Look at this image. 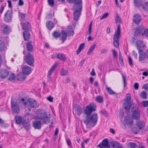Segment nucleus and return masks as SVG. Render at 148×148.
I'll return each instance as SVG.
<instances>
[{
    "instance_id": "nucleus-1",
    "label": "nucleus",
    "mask_w": 148,
    "mask_h": 148,
    "mask_svg": "<svg viewBox=\"0 0 148 148\" xmlns=\"http://www.w3.org/2000/svg\"><path fill=\"white\" fill-rule=\"evenodd\" d=\"M96 107L93 103H90L88 106H87L84 109V113L86 115L85 119L84 121L87 126L90 127H94L96 124L98 120V116L97 113H93L90 117H89L93 112L96 110Z\"/></svg>"
},
{
    "instance_id": "nucleus-2",
    "label": "nucleus",
    "mask_w": 148,
    "mask_h": 148,
    "mask_svg": "<svg viewBox=\"0 0 148 148\" xmlns=\"http://www.w3.org/2000/svg\"><path fill=\"white\" fill-rule=\"evenodd\" d=\"M82 1L77 0V2L73 5V8L74 11L73 13V18L75 20L77 21L81 15V12L82 9Z\"/></svg>"
},
{
    "instance_id": "nucleus-3",
    "label": "nucleus",
    "mask_w": 148,
    "mask_h": 148,
    "mask_svg": "<svg viewBox=\"0 0 148 148\" xmlns=\"http://www.w3.org/2000/svg\"><path fill=\"white\" fill-rule=\"evenodd\" d=\"M38 112L40 114L38 117V119L42 120L46 124H48L50 123L49 118L44 110H40L38 111Z\"/></svg>"
},
{
    "instance_id": "nucleus-4",
    "label": "nucleus",
    "mask_w": 148,
    "mask_h": 148,
    "mask_svg": "<svg viewBox=\"0 0 148 148\" xmlns=\"http://www.w3.org/2000/svg\"><path fill=\"white\" fill-rule=\"evenodd\" d=\"M24 59L26 63L30 66L32 65L34 62V57L30 53V52H28L27 55L24 56Z\"/></svg>"
},
{
    "instance_id": "nucleus-5",
    "label": "nucleus",
    "mask_w": 148,
    "mask_h": 148,
    "mask_svg": "<svg viewBox=\"0 0 148 148\" xmlns=\"http://www.w3.org/2000/svg\"><path fill=\"white\" fill-rule=\"evenodd\" d=\"M12 10H8L4 15V19L5 21L7 23L11 21L12 20Z\"/></svg>"
},
{
    "instance_id": "nucleus-6",
    "label": "nucleus",
    "mask_w": 148,
    "mask_h": 148,
    "mask_svg": "<svg viewBox=\"0 0 148 148\" xmlns=\"http://www.w3.org/2000/svg\"><path fill=\"white\" fill-rule=\"evenodd\" d=\"M11 107L14 113H18L20 111L18 103L15 101H11Z\"/></svg>"
},
{
    "instance_id": "nucleus-7",
    "label": "nucleus",
    "mask_w": 148,
    "mask_h": 148,
    "mask_svg": "<svg viewBox=\"0 0 148 148\" xmlns=\"http://www.w3.org/2000/svg\"><path fill=\"white\" fill-rule=\"evenodd\" d=\"M135 45L138 51L140 50L143 51L144 47H146V46L143 41L140 40L137 41Z\"/></svg>"
},
{
    "instance_id": "nucleus-8",
    "label": "nucleus",
    "mask_w": 148,
    "mask_h": 148,
    "mask_svg": "<svg viewBox=\"0 0 148 148\" xmlns=\"http://www.w3.org/2000/svg\"><path fill=\"white\" fill-rule=\"evenodd\" d=\"M57 65L58 64L57 63H55L53 65L51 68L48 71L47 75V80L48 81L50 82L51 81V75L56 67Z\"/></svg>"
},
{
    "instance_id": "nucleus-9",
    "label": "nucleus",
    "mask_w": 148,
    "mask_h": 148,
    "mask_svg": "<svg viewBox=\"0 0 148 148\" xmlns=\"http://www.w3.org/2000/svg\"><path fill=\"white\" fill-rule=\"evenodd\" d=\"M28 102L31 107L36 108L39 106V104L35 100L31 99H28Z\"/></svg>"
},
{
    "instance_id": "nucleus-10",
    "label": "nucleus",
    "mask_w": 148,
    "mask_h": 148,
    "mask_svg": "<svg viewBox=\"0 0 148 148\" xmlns=\"http://www.w3.org/2000/svg\"><path fill=\"white\" fill-rule=\"evenodd\" d=\"M98 146L100 148H105L110 147L108 139L106 138L104 139L102 141V144H100Z\"/></svg>"
},
{
    "instance_id": "nucleus-11",
    "label": "nucleus",
    "mask_w": 148,
    "mask_h": 148,
    "mask_svg": "<svg viewBox=\"0 0 148 148\" xmlns=\"http://www.w3.org/2000/svg\"><path fill=\"white\" fill-rule=\"evenodd\" d=\"M133 113L132 114V118L136 120L138 119L140 117V113L138 111V108H137L135 110H133Z\"/></svg>"
},
{
    "instance_id": "nucleus-12",
    "label": "nucleus",
    "mask_w": 148,
    "mask_h": 148,
    "mask_svg": "<svg viewBox=\"0 0 148 148\" xmlns=\"http://www.w3.org/2000/svg\"><path fill=\"white\" fill-rule=\"evenodd\" d=\"M73 108L75 114L78 116L80 115L82 113V110L80 107L78 105L75 104L73 106Z\"/></svg>"
},
{
    "instance_id": "nucleus-13",
    "label": "nucleus",
    "mask_w": 148,
    "mask_h": 148,
    "mask_svg": "<svg viewBox=\"0 0 148 148\" xmlns=\"http://www.w3.org/2000/svg\"><path fill=\"white\" fill-rule=\"evenodd\" d=\"M32 125L35 129L40 130L41 128L42 123L40 121L36 120L33 122Z\"/></svg>"
},
{
    "instance_id": "nucleus-14",
    "label": "nucleus",
    "mask_w": 148,
    "mask_h": 148,
    "mask_svg": "<svg viewBox=\"0 0 148 148\" xmlns=\"http://www.w3.org/2000/svg\"><path fill=\"white\" fill-rule=\"evenodd\" d=\"M22 71L24 75H29L32 71L31 68L27 65L25 66L23 68Z\"/></svg>"
},
{
    "instance_id": "nucleus-15",
    "label": "nucleus",
    "mask_w": 148,
    "mask_h": 148,
    "mask_svg": "<svg viewBox=\"0 0 148 148\" xmlns=\"http://www.w3.org/2000/svg\"><path fill=\"white\" fill-rule=\"evenodd\" d=\"M1 29L3 30L4 34H7L10 32V28L8 25L4 24L1 26Z\"/></svg>"
},
{
    "instance_id": "nucleus-16",
    "label": "nucleus",
    "mask_w": 148,
    "mask_h": 148,
    "mask_svg": "<svg viewBox=\"0 0 148 148\" xmlns=\"http://www.w3.org/2000/svg\"><path fill=\"white\" fill-rule=\"evenodd\" d=\"M9 74V72L7 70L1 69L0 71V77L1 78H6Z\"/></svg>"
},
{
    "instance_id": "nucleus-17",
    "label": "nucleus",
    "mask_w": 148,
    "mask_h": 148,
    "mask_svg": "<svg viewBox=\"0 0 148 148\" xmlns=\"http://www.w3.org/2000/svg\"><path fill=\"white\" fill-rule=\"evenodd\" d=\"M144 27L143 26H139L137 27L135 30V34L136 36H139L141 33L144 30Z\"/></svg>"
},
{
    "instance_id": "nucleus-18",
    "label": "nucleus",
    "mask_w": 148,
    "mask_h": 148,
    "mask_svg": "<svg viewBox=\"0 0 148 148\" xmlns=\"http://www.w3.org/2000/svg\"><path fill=\"white\" fill-rule=\"evenodd\" d=\"M133 21L136 24H138L141 21V18L140 15L138 14H135L134 16Z\"/></svg>"
},
{
    "instance_id": "nucleus-19",
    "label": "nucleus",
    "mask_w": 148,
    "mask_h": 148,
    "mask_svg": "<svg viewBox=\"0 0 148 148\" xmlns=\"http://www.w3.org/2000/svg\"><path fill=\"white\" fill-rule=\"evenodd\" d=\"M136 124L139 130L144 129L145 126V123L141 120H138L136 121Z\"/></svg>"
},
{
    "instance_id": "nucleus-20",
    "label": "nucleus",
    "mask_w": 148,
    "mask_h": 148,
    "mask_svg": "<svg viewBox=\"0 0 148 148\" xmlns=\"http://www.w3.org/2000/svg\"><path fill=\"white\" fill-rule=\"evenodd\" d=\"M66 33L69 36H73L74 33L72 26H69L67 27Z\"/></svg>"
},
{
    "instance_id": "nucleus-21",
    "label": "nucleus",
    "mask_w": 148,
    "mask_h": 148,
    "mask_svg": "<svg viewBox=\"0 0 148 148\" xmlns=\"http://www.w3.org/2000/svg\"><path fill=\"white\" fill-rule=\"evenodd\" d=\"M139 61L141 62L144 60L146 58V54L143 51L140 50L138 51Z\"/></svg>"
},
{
    "instance_id": "nucleus-22",
    "label": "nucleus",
    "mask_w": 148,
    "mask_h": 148,
    "mask_svg": "<svg viewBox=\"0 0 148 148\" xmlns=\"http://www.w3.org/2000/svg\"><path fill=\"white\" fill-rule=\"evenodd\" d=\"M131 106V104L130 101H125L123 105L124 107L128 112H129V111L130 109Z\"/></svg>"
},
{
    "instance_id": "nucleus-23",
    "label": "nucleus",
    "mask_w": 148,
    "mask_h": 148,
    "mask_svg": "<svg viewBox=\"0 0 148 148\" xmlns=\"http://www.w3.org/2000/svg\"><path fill=\"white\" fill-rule=\"evenodd\" d=\"M124 121L127 125H131L132 124L133 121L132 118L128 116H126L124 119Z\"/></svg>"
},
{
    "instance_id": "nucleus-24",
    "label": "nucleus",
    "mask_w": 148,
    "mask_h": 148,
    "mask_svg": "<svg viewBox=\"0 0 148 148\" xmlns=\"http://www.w3.org/2000/svg\"><path fill=\"white\" fill-rule=\"evenodd\" d=\"M22 125L26 130H28L30 128V124L29 122L26 120L23 121Z\"/></svg>"
},
{
    "instance_id": "nucleus-25",
    "label": "nucleus",
    "mask_w": 148,
    "mask_h": 148,
    "mask_svg": "<svg viewBox=\"0 0 148 148\" xmlns=\"http://www.w3.org/2000/svg\"><path fill=\"white\" fill-rule=\"evenodd\" d=\"M55 56H56V58H59L63 61H65L66 60L65 55L63 53H55Z\"/></svg>"
},
{
    "instance_id": "nucleus-26",
    "label": "nucleus",
    "mask_w": 148,
    "mask_h": 148,
    "mask_svg": "<svg viewBox=\"0 0 148 148\" xmlns=\"http://www.w3.org/2000/svg\"><path fill=\"white\" fill-rule=\"evenodd\" d=\"M120 36H114L113 44L114 47H118L119 46V39Z\"/></svg>"
},
{
    "instance_id": "nucleus-27",
    "label": "nucleus",
    "mask_w": 148,
    "mask_h": 148,
    "mask_svg": "<svg viewBox=\"0 0 148 148\" xmlns=\"http://www.w3.org/2000/svg\"><path fill=\"white\" fill-rule=\"evenodd\" d=\"M60 40L64 42L67 38V34L66 32L63 30H62L60 33Z\"/></svg>"
},
{
    "instance_id": "nucleus-28",
    "label": "nucleus",
    "mask_w": 148,
    "mask_h": 148,
    "mask_svg": "<svg viewBox=\"0 0 148 148\" xmlns=\"http://www.w3.org/2000/svg\"><path fill=\"white\" fill-rule=\"evenodd\" d=\"M23 28L24 30L29 31L31 28V25L29 22H25L23 24Z\"/></svg>"
},
{
    "instance_id": "nucleus-29",
    "label": "nucleus",
    "mask_w": 148,
    "mask_h": 148,
    "mask_svg": "<svg viewBox=\"0 0 148 148\" xmlns=\"http://www.w3.org/2000/svg\"><path fill=\"white\" fill-rule=\"evenodd\" d=\"M112 144L114 148H122V145L116 141H113L112 142Z\"/></svg>"
},
{
    "instance_id": "nucleus-30",
    "label": "nucleus",
    "mask_w": 148,
    "mask_h": 148,
    "mask_svg": "<svg viewBox=\"0 0 148 148\" xmlns=\"http://www.w3.org/2000/svg\"><path fill=\"white\" fill-rule=\"evenodd\" d=\"M23 35L25 41H28L30 38V35L29 33L26 31L23 32Z\"/></svg>"
},
{
    "instance_id": "nucleus-31",
    "label": "nucleus",
    "mask_w": 148,
    "mask_h": 148,
    "mask_svg": "<svg viewBox=\"0 0 148 148\" xmlns=\"http://www.w3.org/2000/svg\"><path fill=\"white\" fill-rule=\"evenodd\" d=\"M46 26L47 28L51 30L54 27L53 23L50 21H48L46 22Z\"/></svg>"
},
{
    "instance_id": "nucleus-32",
    "label": "nucleus",
    "mask_w": 148,
    "mask_h": 148,
    "mask_svg": "<svg viewBox=\"0 0 148 148\" xmlns=\"http://www.w3.org/2000/svg\"><path fill=\"white\" fill-rule=\"evenodd\" d=\"M127 148H135L137 147V144L133 142H128L126 143Z\"/></svg>"
},
{
    "instance_id": "nucleus-33",
    "label": "nucleus",
    "mask_w": 148,
    "mask_h": 148,
    "mask_svg": "<svg viewBox=\"0 0 148 148\" xmlns=\"http://www.w3.org/2000/svg\"><path fill=\"white\" fill-rule=\"evenodd\" d=\"M26 77L24 74L22 73H18L17 76V79L19 81H23L25 79Z\"/></svg>"
},
{
    "instance_id": "nucleus-34",
    "label": "nucleus",
    "mask_w": 148,
    "mask_h": 148,
    "mask_svg": "<svg viewBox=\"0 0 148 148\" xmlns=\"http://www.w3.org/2000/svg\"><path fill=\"white\" fill-rule=\"evenodd\" d=\"M26 45L27 50L29 51V52L32 51L33 47L31 42H28L27 43Z\"/></svg>"
},
{
    "instance_id": "nucleus-35",
    "label": "nucleus",
    "mask_w": 148,
    "mask_h": 148,
    "mask_svg": "<svg viewBox=\"0 0 148 148\" xmlns=\"http://www.w3.org/2000/svg\"><path fill=\"white\" fill-rule=\"evenodd\" d=\"M134 5L136 7L139 8L141 6L142 4L141 0H134Z\"/></svg>"
},
{
    "instance_id": "nucleus-36",
    "label": "nucleus",
    "mask_w": 148,
    "mask_h": 148,
    "mask_svg": "<svg viewBox=\"0 0 148 148\" xmlns=\"http://www.w3.org/2000/svg\"><path fill=\"white\" fill-rule=\"evenodd\" d=\"M14 120L16 123L18 124H20L22 123V121L21 117L18 115H17L15 116Z\"/></svg>"
},
{
    "instance_id": "nucleus-37",
    "label": "nucleus",
    "mask_w": 148,
    "mask_h": 148,
    "mask_svg": "<svg viewBox=\"0 0 148 148\" xmlns=\"http://www.w3.org/2000/svg\"><path fill=\"white\" fill-rule=\"evenodd\" d=\"M84 46V43H82L79 45L78 49L76 51L77 54H78L83 49Z\"/></svg>"
},
{
    "instance_id": "nucleus-38",
    "label": "nucleus",
    "mask_w": 148,
    "mask_h": 148,
    "mask_svg": "<svg viewBox=\"0 0 148 148\" xmlns=\"http://www.w3.org/2000/svg\"><path fill=\"white\" fill-rule=\"evenodd\" d=\"M0 125L2 127H7L8 126V125L5 123L3 120L0 118Z\"/></svg>"
},
{
    "instance_id": "nucleus-39",
    "label": "nucleus",
    "mask_w": 148,
    "mask_h": 148,
    "mask_svg": "<svg viewBox=\"0 0 148 148\" xmlns=\"http://www.w3.org/2000/svg\"><path fill=\"white\" fill-rule=\"evenodd\" d=\"M141 97L143 99H146L147 97V95L145 91H142L140 94Z\"/></svg>"
},
{
    "instance_id": "nucleus-40",
    "label": "nucleus",
    "mask_w": 148,
    "mask_h": 148,
    "mask_svg": "<svg viewBox=\"0 0 148 148\" xmlns=\"http://www.w3.org/2000/svg\"><path fill=\"white\" fill-rule=\"evenodd\" d=\"M52 35L53 37L55 38H58L60 36V33H59L56 31H54L52 34Z\"/></svg>"
},
{
    "instance_id": "nucleus-41",
    "label": "nucleus",
    "mask_w": 148,
    "mask_h": 148,
    "mask_svg": "<svg viewBox=\"0 0 148 148\" xmlns=\"http://www.w3.org/2000/svg\"><path fill=\"white\" fill-rule=\"evenodd\" d=\"M5 45L4 42L1 40H0V51H2L4 50Z\"/></svg>"
},
{
    "instance_id": "nucleus-42",
    "label": "nucleus",
    "mask_w": 148,
    "mask_h": 148,
    "mask_svg": "<svg viewBox=\"0 0 148 148\" xmlns=\"http://www.w3.org/2000/svg\"><path fill=\"white\" fill-rule=\"evenodd\" d=\"M106 89L110 95L116 94V93L112 90L110 87H107L106 88Z\"/></svg>"
},
{
    "instance_id": "nucleus-43",
    "label": "nucleus",
    "mask_w": 148,
    "mask_h": 148,
    "mask_svg": "<svg viewBox=\"0 0 148 148\" xmlns=\"http://www.w3.org/2000/svg\"><path fill=\"white\" fill-rule=\"evenodd\" d=\"M96 46V45L95 44H94L92 47H90L87 53V54L88 55H89L90 53H91L94 50Z\"/></svg>"
},
{
    "instance_id": "nucleus-44",
    "label": "nucleus",
    "mask_w": 148,
    "mask_h": 148,
    "mask_svg": "<svg viewBox=\"0 0 148 148\" xmlns=\"http://www.w3.org/2000/svg\"><path fill=\"white\" fill-rule=\"evenodd\" d=\"M120 25H118L117 27V31L116 32L114 35V36H120Z\"/></svg>"
},
{
    "instance_id": "nucleus-45",
    "label": "nucleus",
    "mask_w": 148,
    "mask_h": 148,
    "mask_svg": "<svg viewBox=\"0 0 148 148\" xmlns=\"http://www.w3.org/2000/svg\"><path fill=\"white\" fill-rule=\"evenodd\" d=\"M143 9L145 11H148V2H146L143 5Z\"/></svg>"
},
{
    "instance_id": "nucleus-46",
    "label": "nucleus",
    "mask_w": 148,
    "mask_h": 148,
    "mask_svg": "<svg viewBox=\"0 0 148 148\" xmlns=\"http://www.w3.org/2000/svg\"><path fill=\"white\" fill-rule=\"evenodd\" d=\"M96 100L97 102L101 103L103 101V98L102 96H99L97 97Z\"/></svg>"
},
{
    "instance_id": "nucleus-47",
    "label": "nucleus",
    "mask_w": 148,
    "mask_h": 148,
    "mask_svg": "<svg viewBox=\"0 0 148 148\" xmlns=\"http://www.w3.org/2000/svg\"><path fill=\"white\" fill-rule=\"evenodd\" d=\"M115 21L116 23L118 22H120L121 21V18L120 16H119L117 13L115 17Z\"/></svg>"
},
{
    "instance_id": "nucleus-48",
    "label": "nucleus",
    "mask_w": 148,
    "mask_h": 148,
    "mask_svg": "<svg viewBox=\"0 0 148 148\" xmlns=\"http://www.w3.org/2000/svg\"><path fill=\"white\" fill-rule=\"evenodd\" d=\"M131 130L135 134H137L139 132L138 128L136 127H134L132 128Z\"/></svg>"
},
{
    "instance_id": "nucleus-49",
    "label": "nucleus",
    "mask_w": 148,
    "mask_h": 148,
    "mask_svg": "<svg viewBox=\"0 0 148 148\" xmlns=\"http://www.w3.org/2000/svg\"><path fill=\"white\" fill-rule=\"evenodd\" d=\"M122 77L123 82V86L124 87H125L126 85V80L125 76L123 74H122Z\"/></svg>"
},
{
    "instance_id": "nucleus-50",
    "label": "nucleus",
    "mask_w": 148,
    "mask_h": 148,
    "mask_svg": "<svg viewBox=\"0 0 148 148\" xmlns=\"http://www.w3.org/2000/svg\"><path fill=\"white\" fill-rule=\"evenodd\" d=\"M128 60L129 62V64L131 66H133V63H132V58L130 56L128 57Z\"/></svg>"
},
{
    "instance_id": "nucleus-51",
    "label": "nucleus",
    "mask_w": 148,
    "mask_h": 148,
    "mask_svg": "<svg viewBox=\"0 0 148 148\" xmlns=\"http://www.w3.org/2000/svg\"><path fill=\"white\" fill-rule=\"evenodd\" d=\"M67 73L68 71L67 70H64V69H62L61 72V75H65Z\"/></svg>"
},
{
    "instance_id": "nucleus-52",
    "label": "nucleus",
    "mask_w": 148,
    "mask_h": 148,
    "mask_svg": "<svg viewBox=\"0 0 148 148\" xmlns=\"http://www.w3.org/2000/svg\"><path fill=\"white\" fill-rule=\"evenodd\" d=\"M144 34L148 37V29H146L144 30V32L142 33V35L143 36Z\"/></svg>"
},
{
    "instance_id": "nucleus-53",
    "label": "nucleus",
    "mask_w": 148,
    "mask_h": 148,
    "mask_svg": "<svg viewBox=\"0 0 148 148\" xmlns=\"http://www.w3.org/2000/svg\"><path fill=\"white\" fill-rule=\"evenodd\" d=\"M108 15V12L106 13L105 14H103L101 18H100V20H102L103 19L105 18H106Z\"/></svg>"
},
{
    "instance_id": "nucleus-54",
    "label": "nucleus",
    "mask_w": 148,
    "mask_h": 148,
    "mask_svg": "<svg viewBox=\"0 0 148 148\" xmlns=\"http://www.w3.org/2000/svg\"><path fill=\"white\" fill-rule=\"evenodd\" d=\"M15 78L14 75L13 73H12L8 78V79L10 80H14Z\"/></svg>"
},
{
    "instance_id": "nucleus-55",
    "label": "nucleus",
    "mask_w": 148,
    "mask_h": 148,
    "mask_svg": "<svg viewBox=\"0 0 148 148\" xmlns=\"http://www.w3.org/2000/svg\"><path fill=\"white\" fill-rule=\"evenodd\" d=\"M48 2L49 5L52 7H53L54 5L53 0H48Z\"/></svg>"
},
{
    "instance_id": "nucleus-56",
    "label": "nucleus",
    "mask_w": 148,
    "mask_h": 148,
    "mask_svg": "<svg viewBox=\"0 0 148 148\" xmlns=\"http://www.w3.org/2000/svg\"><path fill=\"white\" fill-rule=\"evenodd\" d=\"M143 106L145 107H148V101H144L142 102Z\"/></svg>"
},
{
    "instance_id": "nucleus-57",
    "label": "nucleus",
    "mask_w": 148,
    "mask_h": 148,
    "mask_svg": "<svg viewBox=\"0 0 148 148\" xmlns=\"http://www.w3.org/2000/svg\"><path fill=\"white\" fill-rule=\"evenodd\" d=\"M20 101L22 103H23L25 105H26L28 103V100L25 101V99L23 98Z\"/></svg>"
},
{
    "instance_id": "nucleus-58",
    "label": "nucleus",
    "mask_w": 148,
    "mask_h": 148,
    "mask_svg": "<svg viewBox=\"0 0 148 148\" xmlns=\"http://www.w3.org/2000/svg\"><path fill=\"white\" fill-rule=\"evenodd\" d=\"M127 100L126 101H129L131 99V97L129 93H127L126 94Z\"/></svg>"
},
{
    "instance_id": "nucleus-59",
    "label": "nucleus",
    "mask_w": 148,
    "mask_h": 148,
    "mask_svg": "<svg viewBox=\"0 0 148 148\" xmlns=\"http://www.w3.org/2000/svg\"><path fill=\"white\" fill-rule=\"evenodd\" d=\"M113 54V57L114 58L117 57V53L116 52L115 50L114 49L112 50Z\"/></svg>"
},
{
    "instance_id": "nucleus-60",
    "label": "nucleus",
    "mask_w": 148,
    "mask_h": 148,
    "mask_svg": "<svg viewBox=\"0 0 148 148\" xmlns=\"http://www.w3.org/2000/svg\"><path fill=\"white\" fill-rule=\"evenodd\" d=\"M134 88L136 90H137L139 88V84L138 83H136L134 84Z\"/></svg>"
},
{
    "instance_id": "nucleus-61",
    "label": "nucleus",
    "mask_w": 148,
    "mask_h": 148,
    "mask_svg": "<svg viewBox=\"0 0 148 148\" xmlns=\"http://www.w3.org/2000/svg\"><path fill=\"white\" fill-rule=\"evenodd\" d=\"M19 14H20V17L21 18L23 19H25L26 16L25 14L21 13L20 12L19 13Z\"/></svg>"
},
{
    "instance_id": "nucleus-62",
    "label": "nucleus",
    "mask_w": 148,
    "mask_h": 148,
    "mask_svg": "<svg viewBox=\"0 0 148 148\" xmlns=\"http://www.w3.org/2000/svg\"><path fill=\"white\" fill-rule=\"evenodd\" d=\"M30 115V114L29 112H27L25 114V117L27 119H30L31 118H29L28 116H29Z\"/></svg>"
},
{
    "instance_id": "nucleus-63",
    "label": "nucleus",
    "mask_w": 148,
    "mask_h": 148,
    "mask_svg": "<svg viewBox=\"0 0 148 148\" xmlns=\"http://www.w3.org/2000/svg\"><path fill=\"white\" fill-rule=\"evenodd\" d=\"M24 2L22 0H19L18 5L19 6H22L23 5Z\"/></svg>"
},
{
    "instance_id": "nucleus-64",
    "label": "nucleus",
    "mask_w": 148,
    "mask_h": 148,
    "mask_svg": "<svg viewBox=\"0 0 148 148\" xmlns=\"http://www.w3.org/2000/svg\"><path fill=\"white\" fill-rule=\"evenodd\" d=\"M90 75L92 76H94L96 75L95 73V70L94 68L92 69V71L90 73Z\"/></svg>"
}]
</instances>
